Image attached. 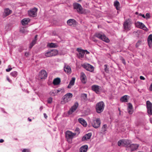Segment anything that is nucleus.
Instances as JSON below:
<instances>
[{
    "instance_id": "nucleus-8",
    "label": "nucleus",
    "mask_w": 152,
    "mask_h": 152,
    "mask_svg": "<svg viewBox=\"0 0 152 152\" xmlns=\"http://www.w3.org/2000/svg\"><path fill=\"white\" fill-rule=\"evenodd\" d=\"M83 67L86 70L92 72L94 70V67L88 63H85L82 65Z\"/></svg>"
},
{
    "instance_id": "nucleus-56",
    "label": "nucleus",
    "mask_w": 152,
    "mask_h": 152,
    "mask_svg": "<svg viewBox=\"0 0 152 152\" xmlns=\"http://www.w3.org/2000/svg\"><path fill=\"white\" fill-rule=\"evenodd\" d=\"M28 120L30 121H31V120L29 118H28Z\"/></svg>"
},
{
    "instance_id": "nucleus-3",
    "label": "nucleus",
    "mask_w": 152,
    "mask_h": 152,
    "mask_svg": "<svg viewBox=\"0 0 152 152\" xmlns=\"http://www.w3.org/2000/svg\"><path fill=\"white\" fill-rule=\"evenodd\" d=\"M104 107V103L102 101H101L96 104V112L99 113L102 112Z\"/></svg>"
},
{
    "instance_id": "nucleus-44",
    "label": "nucleus",
    "mask_w": 152,
    "mask_h": 152,
    "mask_svg": "<svg viewBox=\"0 0 152 152\" xmlns=\"http://www.w3.org/2000/svg\"><path fill=\"white\" fill-rule=\"evenodd\" d=\"M22 152H30V151L29 149H24L22 150Z\"/></svg>"
},
{
    "instance_id": "nucleus-16",
    "label": "nucleus",
    "mask_w": 152,
    "mask_h": 152,
    "mask_svg": "<svg viewBox=\"0 0 152 152\" xmlns=\"http://www.w3.org/2000/svg\"><path fill=\"white\" fill-rule=\"evenodd\" d=\"M139 146V145L137 144H130L128 148L130 149L131 151H134L137 149Z\"/></svg>"
},
{
    "instance_id": "nucleus-45",
    "label": "nucleus",
    "mask_w": 152,
    "mask_h": 152,
    "mask_svg": "<svg viewBox=\"0 0 152 152\" xmlns=\"http://www.w3.org/2000/svg\"><path fill=\"white\" fill-rule=\"evenodd\" d=\"M121 60L122 61V62L124 64V65H125L126 64V62H125V59L123 58H122L121 59Z\"/></svg>"
},
{
    "instance_id": "nucleus-23",
    "label": "nucleus",
    "mask_w": 152,
    "mask_h": 152,
    "mask_svg": "<svg viewBox=\"0 0 152 152\" xmlns=\"http://www.w3.org/2000/svg\"><path fill=\"white\" fill-rule=\"evenodd\" d=\"M92 135L91 133H89L85 134L82 138V140L83 141L87 140L89 139Z\"/></svg>"
},
{
    "instance_id": "nucleus-37",
    "label": "nucleus",
    "mask_w": 152,
    "mask_h": 152,
    "mask_svg": "<svg viewBox=\"0 0 152 152\" xmlns=\"http://www.w3.org/2000/svg\"><path fill=\"white\" fill-rule=\"evenodd\" d=\"M107 126L106 124H104L103 125L102 128V131L103 132H105L107 131Z\"/></svg>"
},
{
    "instance_id": "nucleus-46",
    "label": "nucleus",
    "mask_w": 152,
    "mask_h": 152,
    "mask_svg": "<svg viewBox=\"0 0 152 152\" xmlns=\"http://www.w3.org/2000/svg\"><path fill=\"white\" fill-rule=\"evenodd\" d=\"M12 69V68H9L6 69V71L7 72H9Z\"/></svg>"
},
{
    "instance_id": "nucleus-57",
    "label": "nucleus",
    "mask_w": 152,
    "mask_h": 152,
    "mask_svg": "<svg viewBox=\"0 0 152 152\" xmlns=\"http://www.w3.org/2000/svg\"><path fill=\"white\" fill-rule=\"evenodd\" d=\"M25 55L26 56H27V53H25Z\"/></svg>"
},
{
    "instance_id": "nucleus-47",
    "label": "nucleus",
    "mask_w": 152,
    "mask_h": 152,
    "mask_svg": "<svg viewBox=\"0 0 152 152\" xmlns=\"http://www.w3.org/2000/svg\"><path fill=\"white\" fill-rule=\"evenodd\" d=\"M7 80L10 83H12V80L10 79L7 76Z\"/></svg>"
},
{
    "instance_id": "nucleus-40",
    "label": "nucleus",
    "mask_w": 152,
    "mask_h": 152,
    "mask_svg": "<svg viewBox=\"0 0 152 152\" xmlns=\"http://www.w3.org/2000/svg\"><path fill=\"white\" fill-rule=\"evenodd\" d=\"M107 65L105 64L104 65V70L105 71L108 73L109 72V70L108 68H107Z\"/></svg>"
},
{
    "instance_id": "nucleus-5",
    "label": "nucleus",
    "mask_w": 152,
    "mask_h": 152,
    "mask_svg": "<svg viewBox=\"0 0 152 152\" xmlns=\"http://www.w3.org/2000/svg\"><path fill=\"white\" fill-rule=\"evenodd\" d=\"M132 143L131 141L128 140H122L118 141V145L119 146L122 145L128 148L129 145Z\"/></svg>"
},
{
    "instance_id": "nucleus-28",
    "label": "nucleus",
    "mask_w": 152,
    "mask_h": 152,
    "mask_svg": "<svg viewBox=\"0 0 152 152\" xmlns=\"http://www.w3.org/2000/svg\"><path fill=\"white\" fill-rule=\"evenodd\" d=\"M127 110L128 113L130 114H132L133 113V110L132 105L130 103H129L127 108Z\"/></svg>"
},
{
    "instance_id": "nucleus-19",
    "label": "nucleus",
    "mask_w": 152,
    "mask_h": 152,
    "mask_svg": "<svg viewBox=\"0 0 152 152\" xmlns=\"http://www.w3.org/2000/svg\"><path fill=\"white\" fill-rule=\"evenodd\" d=\"M100 88V87L96 85H93L91 87L92 89L97 94L99 93V90Z\"/></svg>"
},
{
    "instance_id": "nucleus-13",
    "label": "nucleus",
    "mask_w": 152,
    "mask_h": 152,
    "mask_svg": "<svg viewBox=\"0 0 152 152\" xmlns=\"http://www.w3.org/2000/svg\"><path fill=\"white\" fill-rule=\"evenodd\" d=\"M37 9L36 8H34L28 11V14L29 16L32 17H34L37 14Z\"/></svg>"
},
{
    "instance_id": "nucleus-49",
    "label": "nucleus",
    "mask_w": 152,
    "mask_h": 152,
    "mask_svg": "<svg viewBox=\"0 0 152 152\" xmlns=\"http://www.w3.org/2000/svg\"><path fill=\"white\" fill-rule=\"evenodd\" d=\"M84 51L85 52V53H86V54H88L90 53L87 50H84Z\"/></svg>"
},
{
    "instance_id": "nucleus-14",
    "label": "nucleus",
    "mask_w": 152,
    "mask_h": 152,
    "mask_svg": "<svg viewBox=\"0 0 152 152\" xmlns=\"http://www.w3.org/2000/svg\"><path fill=\"white\" fill-rule=\"evenodd\" d=\"M130 21L129 19L126 20L123 25L124 28L126 30H130L131 24Z\"/></svg>"
},
{
    "instance_id": "nucleus-26",
    "label": "nucleus",
    "mask_w": 152,
    "mask_h": 152,
    "mask_svg": "<svg viewBox=\"0 0 152 152\" xmlns=\"http://www.w3.org/2000/svg\"><path fill=\"white\" fill-rule=\"evenodd\" d=\"M75 80V77H73L72 78L67 86V88H71V87L74 85Z\"/></svg>"
},
{
    "instance_id": "nucleus-55",
    "label": "nucleus",
    "mask_w": 152,
    "mask_h": 152,
    "mask_svg": "<svg viewBox=\"0 0 152 152\" xmlns=\"http://www.w3.org/2000/svg\"><path fill=\"white\" fill-rule=\"evenodd\" d=\"M150 122L152 124V118H151L150 119Z\"/></svg>"
},
{
    "instance_id": "nucleus-51",
    "label": "nucleus",
    "mask_w": 152,
    "mask_h": 152,
    "mask_svg": "<svg viewBox=\"0 0 152 152\" xmlns=\"http://www.w3.org/2000/svg\"><path fill=\"white\" fill-rule=\"evenodd\" d=\"M43 115H44V117L46 119L47 118L48 116H47L46 114L45 113H44Z\"/></svg>"
},
{
    "instance_id": "nucleus-24",
    "label": "nucleus",
    "mask_w": 152,
    "mask_h": 152,
    "mask_svg": "<svg viewBox=\"0 0 152 152\" xmlns=\"http://www.w3.org/2000/svg\"><path fill=\"white\" fill-rule=\"evenodd\" d=\"M67 24L70 26L75 25H76V22L74 19H69L67 21Z\"/></svg>"
},
{
    "instance_id": "nucleus-7",
    "label": "nucleus",
    "mask_w": 152,
    "mask_h": 152,
    "mask_svg": "<svg viewBox=\"0 0 152 152\" xmlns=\"http://www.w3.org/2000/svg\"><path fill=\"white\" fill-rule=\"evenodd\" d=\"M73 7L74 9L76 10L78 13L80 14L83 13V8L80 4L77 3H74L73 4Z\"/></svg>"
},
{
    "instance_id": "nucleus-54",
    "label": "nucleus",
    "mask_w": 152,
    "mask_h": 152,
    "mask_svg": "<svg viewBox=\"0 0 152 152\" xmlns=\"http://www.w3.org/2000/svg\"><path fill=\"white\" fill-rule=\"evenodd\" d=\"M43 109V107H42V106H41L40 107V110H42V109Z\"/></svg>"
},
{
    "instance_id": "nucleus-11",
    "label": "nucleus",
    "mask_w": 152,
    "mask_h": 152,
    "mask_svg": "<svg viewBox=\"0 0 152 152\" xmlns=\"http://www.w3.org/2000/svg\"><path fill=\"white\" fill-rule=\"evenodd\" d=\"M78 106V104L77 102H76L74 105L71 107L70 110L68 112V114L69 115L71 114L74 112L77 109Z\"/></svg>"
},
{
    "instance_id": "nucleus-4",
    "label": "nucleus",
    "mask_w": 152,
    "mask_h": 152,
    "mask_svg": "<svg viewBox=\"0 0 152 152\" xmlns=\"http://www.w3.org/2000/svg\"><path fill=\"white\" fill-rule=\"evenodd\" d=\"M73 96L72 93H68L62 97L61 103L62 104H65L70 101Z\"/></svg>"
},
{
    "instance_id": "nucleus-39",
    "label": "nucleus",
    "mask_w": 152,
    "mask_h": 152,
    "mask_svg": "<svg viewBox=\"0 0 152 152\" xmlns=\"http://www.w3.org/2000/svg\"><path fill=\"white\" fill-rule=\"evenodd\" d=\"M82 99L84 100H86L87 98V94H83L81 95Z\"/></svg>"
},
{
    "instance_id": "nucleus-43",
    "label": "nucleus",
    "mask_w": 152,
    "mask_h": 152,
    "mask_svg": "<svg viewBox=\"0 0 152 152\" xmlns=\"http://www.w3.org/2000/svg\"><path fill=\"white\" fill-rule=\"evenodd\" d=\"M53 99L52 97H50L49 98L48 100H47V102L49 104H50L52 103V102Z\"/></svg>"
},
{
    "instance_id": "nucleus-38",
    "label": "nucleus",
    "mask_w": 152,
    "mask_h": 152,
    "mask_svg": "<svg viewBox=\"0 0 152 152\" xmlns=\"http://www.w3.org/2000/svg\"><path fill=\"white\" fill-rule=\"evenodd\" d=\"M10 74L12 76L15 77L17 75V72L15 71L12 72L10 73Z\"/></svg>"
},
{
    "instance_id": "nucleus-31",
    "label": "nucleus",
    "mask_w": 152,
    "mask_h": 152,
    "mask_svg": "<svg viewBox=\"0 0 152 152\" xmlns=\"http://www.w3.org/2000/svg\"><path fill=\"white\" fill-rule=\"evenodd\" d=\"M60 82V79L58 77H57L53 80V83L54 85H57L59 84Z\"/></svg>"
},
{
    "instance_id": "nucleus-50",
    "label": "nucleus",
    "mask_w": 152,
    "mask_h": 152,
    "mask_svg": "<svg viewBox=\"0 0 152 152\" xmlns=\"http://www.w3.org/2000/svg\"><path fill=\"white\" fill-rule=\"evenodd\" d=\"M140 78L141 80H144L145 79V78L143 76H141L140 77Z\"/></svg>"
},
{
    "instance_id": "nucleus-41",
    "label": "nucleus",
    "mask_w": 152,
    "mask_h": 152,
    "mask_svg": "<svg viewBox=\"0 0 152 152\" xmlns=\"http://www.w3.org/2000/svg\"><path fill=\"white\" fill-rule=\"evenodd\" d=\"M142 42V41L139 40L137 42L136 44V48L138 47L141 44Z\"/></svg>"
},
{
    "instance_id": "nucleus-33",
    "label": "nucleus",
    "mask_w": 152,
    "mask_h": 152,
    "mask_svg": "<svg viewBox=\"0 0 152 152\" xmlns=\"http://www.w3.org/2000/svg\"><path fill=\"white\" fill-rule=\"evenodd\" d=\"M114 5L117 10H118L120 9V3L118 1H115L114 2Z\"/></svg>"
},
{
    "instance_id": "nucleus-32",
    "label": "nucleus",
    "mask_w": 152,
    "mask_h": 152,
    "mask_svg": "<svg viewBox=\"0 0 152 152\" xmlns=\"http://www.w3.org/2000/svg\"><path fill=\"white\" fill-rule=\"evenodd\" d=\"M128 98L127 95H124L122 96L120 99V101L122 102H128Z\"/></svg>"
},
{
    "instance_id": "nucleus-27",
    "label": "nucleus",
    "mask_w": 152,
    "mask_h": 152,
    "mask_svg": "<svg viewBox=\"0 0 152 152\" xmlns=\"http://www.w3.org/2000/svg\"><path fill=\"white\" fill-rule=\"evenodd\" d=\"M88 149L87 145H85L81 146L80 148V152H86Z\"/></svg>"
},
{
    "instance_id": "nucleus-29",
    "label": "nucleus",
    "mask_w": 152,
    "mask_h": 152,
    "mask_svg": "<svg viewBox=\"0 0 152 152\" xmlns=\"http://www.w3.org/2000/svg\"><path fill=\"white\" fill-rule=\"evenodd\" d=\"M37 35H36L34 39H33L32 42L30 44L29 48L30 49H31L32 47L36 44L37 41Z\"/></svg>"
},
{
    "instance_id": "nucleus-36",
    "label": "nucleus",
    "mask_w": 152,
    "mask_h": 152,
    "mask_svg": "<svg viewBox=\"0 0 152 152\" xmlns=\"http://www.w3.org/2000/svg\"><path fill=\"white\" fill-rule=\"evenodd\" d=\"M56 91L57 94L59 93H62L64 92V89L63 88H59L56 90Z\"/></svg>"
},
{
    "instance_id": "nucleus-25",
    "label": "nucleus",
    "mask_w": 152,
    "mask_h": 152,
    "mask_svg": "<svg viewBox=\"0 0 152 152\" xmlns=\"http://www.w3.org/2000/svg\"><path fill=\"white\" fill-rule=\"evenodd\" d=\"M30 22V20L29 18H24L21 20V22L22 25L25 26Z\"/></svg>"
},
{
    "instance_id": "nucleus-48",
    "label": "nucleus",
    "mask_w": 152,
    "mask_h": 152,
    "mask_svg": "<svg viewBox=\"0 0 152 152\" xmlns=\"http://www.w3.org/2000/svg\"><path fill=\"white\" fill-rule=\"evenodd\" d=\"M139 15L140 16H141L142 17H143V18H145V16L144 15V14H142L141 13H140L139 14Z\"/></svg>"
},
{
    "instance_id": "nucleus-35",
    "label": "nucleus",
    "mask_w": 152,
    "mask_h": 152,
    "mask_svg": "<svg viewBox=\"0 0 152 152\" xmlns=\"http://www.w3.org/2000/svg\"><path fill=\"white\" fill-rule=\"evenodd\" d=\"M48 46L51 48H56L57 47V45L56 44L53 43H48Z\"/></svg>"
},
{
    "instance_id": "nucleus-15",
    "label": "nucleus",
    "mask_w": 152,
    "mask_h": 152,
    "mask_svg": "<svg viewBox=\"0 0 152 152\" xmlns=\"http://www.w3.org/2000/svg\"><path fill=\"white\" fill-rule=\"evenodd\" d=\"M47 76L46 72L45 70H42L39 73V77L41 79L46 78Z\"/></svg>"
},
{
    "instance_id": "nucleus-21",
    "label": "nucleus",
    "mask_w": 152,
    "mask_h": 152,
    "mask_svg": "<svg viewBox=\"0 0 152 152\" xmlns=\"http://www.w3.org/2000/svg\"><path fill=\"white\" fill-rule=\"evenodd\" d=\"M147 42L148 46L150 48L152 47V34H150L147 38Z\"/></svg>"
},
{
    "instance_id": "nucleus-1",
    "label": "nucleus",
    "mask_w": 152,
    "mask_h": 152,
    "mask_svg": "<svg viewBox=\"0 0 152 152\" xmlns=\"http://www.w3.org/2000/svg\"><path fill=\"white\" fill-rule=\"evenodd\" d=\"M65 137L67 141L69 143L72 142V139L74 138L76 134L73 133L70 131H67L65 133Z\"/></svg>"
},
{
    "instance_id": "nucleus-52",
    "label": "nucleus",
    "mask_w": 152,
    "mask_h": 152,
    "mask_svg": "<svg viewBox=\"0 0 152 152\" xmlns=\"http://www.w3.org/2000/svg\"><path fill=\"white\" fill-rule=\"evenodd\" d=\"M93 41L94 42H97V40L95 39L94 38L93 39Z\"/></svg>"
},
{
    "instance_id": "nucleus-20",
    "label": "nucleus",
    "mask_w": 152,
    "mask_h": 152,
    "mask_svg": "<svg viewBox=\"0 0 152 152\" xmlns=\"http://www.w3.org/2000/svg\"><path fill=\"white\" fill-rule=\"evenodd\" d=\"M64 68V71L67 74H69L71 73V69L69 66L65 64Z\"/></svg>"
},
{
    "instance_id": "nucleus-10",
    "label": "nucleus",
    "mask_w": 152,
    "mask_h": 152,
    "mask_svg": "<svg viewBox=\"0 0 152 152\" xmlns=\"http://www.w3.org/2000/svg\"><path fill=\"white\" fill-rule=\"evenodd\" d=\"M146 107L148 113L149 115H152V104L149 101H147L146 102Z\"/></svg>"
},
{
    "instance_id": "nucleus-34",
    "label": "nucleus",
    "mask_w": 152,
    "mask_h": 152,
    "mask_svg": "<svg viewBox=\"0 0 152 152\" xmlns=\"http://www.w3.org/2000/svg\"><path fill=\"white\" fill-rule=\"evenodd\" d=\"M50 95L52 96H54L56 95L57 94V93L56 91V89H54L51 90L49 93Z\"/></svg>"
},
{
    "instance_id": "nucleus-18",
    "label": "nucleus",
    "mask_w": 152,
    "mask_h": 152,
    "mask_svg": "<svg viewBox=\"0 0 152 152\" xmlns=\"http://www.w3.org/2000/svg\"><path fill=\"white\" fill-rule=\"evenodd\" d=\"M77 51L79 52V54L78 55V57L79 58H82L84 57L85 54V52L84 50L80 48H77Z\"/></svg>"
},
{
    "instance_id": "nucleus-17",
    "label": "nucleus",
    "mask_w": 152,
    "mask_h": 152,
    "mask_svg": "<svg viewBox=\"0 0 152 152\" xmlns=\"http://www.w3.org/2000/svg\"><path fill=\"white\" fill-rule=\"evenodd\" d=\"M80 79L81 82L83 84H85L86 82V77L83 72H81L80 75Z\"/></svg>"
},
{
    "instance_id": "nucleus-53",
    "label": "nucleus",
    "mask_w": 152,
    "mask_h": 152,
    "mask_svg": "<svg viewBox=\"0 0 152 152\" xmlns=\"http://www.w3.org/2000/svg\"><path fill=\"white\" fill-rule=\"evenodd\" d=\"M4 140L3 139H1L0 140V143H2L3 142Z\"/></svg>"
},
{
    "instance_id": "nucleus-9",
    "label": "nucleus",
    "mask_w": 152,
    "mask_h": 152,
    "mask_svg": "<svg viewBox=\"0 0 152 152\" xmlns=\"http://www.w3.org/2000/svg\"><path fill=\"white\" fill-rule=\"evenodd\" d=\"M135 25L136 27L138 28L143 29L145 31H147L148 30V28L145 26V25L142 22L137 21L135 23Z\"/></svg>"
},
{
    "instance_id": "nucleus-42",
    "label": "nucleus",
    "mask_w": 152,
    "mask_h": 152,
    "mask_svg": "<svg viewBox=\"0 0 152 152\" xmlns=\"http://www.w3.org/2000/svg\"><path fill=\"white\" fill-rule=\"evenodd\" d=\"M145 18L146 20H148L149 18L150 17V16L149 13H146L145 15Z\"/></svg>"
},
{
    "instance_id": "nucleus-58",
    "label": "nucleus",
    "mask_w": 152,
    "mask_h": 152,
    "mask_svg": "<svg viewBox=\"0 0 152 152\" xmlns=\"http://www.w3.org/2000/svg\"><path fill=\"white\" fill-rule=\"evenodd\" d=\"M137 13H138V12H136V14H137Z\"/></svg>"
},
{
    "instance_id": "nucleus-12",
    "label": "nucleus",
    "mask_w": 152,
    "mask_h": 152,
    "mask_svg": "<svg viewBox=\"0 0 152 152\" xmlns=\"http://www.w3.org/2000/svg\"><path fill=\"white\" fill-rule=\"evenodd\" d=\"M100 120L99 118H97L95 120H94L92 123V126L95 128H98L100 125Z\"/></svg>"
},
{
    "instance_id": "nucleus-59",
    "label": "nucleus",
    "mask_w": 152,
    "mask_h": 152,
    "mask_svg": "<svg viewBox=\"0 0 152 152\" xmlns=\"http://www.w3.org/2000/svg\"><path fill=\"white\" fill-rule=\"evenodd\" d=\"M22 32H23V33H24V31H22Z\"/></svg>"
},
{
    "instance_id": "nucleus-30",
    "label": "nucleus",
    "mask_w": 152,
    "mask_h": 152,
    "mask_svg": "<svg viewBox=\"0 0 152 152\" xmlns=\"http://www.w3.org/2000/svg\"><path fill=\"white\" fill-rule=\"evenodd\" d=\"M78 121L83 126H87V123L82 118H80L78 119Z\"/></svg>"
},
{
    "instance_id": "nucleus-22",
    "label": "nucleus",
    "mask_w": 152,
    "mask_h": 152,
    "mask_svg": "<svg viewBox=\"0 0 152 152\" xmlns=\"http://www.w3.org/2000/svg\"><path fill=\"white\" fill-rule=\"evenodd\" d=\"M12 12V11L9 8H7L4 9L3 15L4 17H6L10 15Z\"/></svg>"
},
{
    "instance_id": "nucleus-6",
    "label": "nucleus",
    "mask_w": 152,
    "mask_h": 152,
    "mask_svg": "<svg viewBox=\"0 0 152 152\" xmlns=\"http://www.w3.org/2000/svg\"><path fill=\"white\" fill-rule=\"evenodd\" d=\"M58 53V51L56 50H49L45 53V56L46 57H49L56 55Z\"/></svg>"
},
{
    "instance_id": "nucleus-2",
    "label": "nucleus",
    "mask_w": 152,
    "mask_h": 152,
    "mask_svg": "<svg viewBox=\"0 0 152 152\" xmlns=\"http://www.w3.org/2000/svg\"><path fill=\"white\" fill-rule=\"evenodd\" d=\"M94 36L107 43L109 42V39L105 36L104 33L102 32L96 33L95 34Z\"/></svg>"
}]
</instances>
